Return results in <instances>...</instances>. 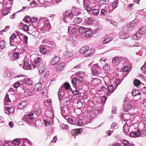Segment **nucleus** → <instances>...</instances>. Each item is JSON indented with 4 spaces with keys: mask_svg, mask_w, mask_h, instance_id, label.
Instances as JSON below:
<instances>
[{
    "mask_svg": "<svg viewBox=\"0 0 146 146\" xmlns=\"http://www.w3.org/2000/svg\"><path fill=\"white\" fill-rule=\"evenodd\" d=\"M39 21H43V23L44 24V26L41 29V30H44V31H48L51 28V25L48 20L46 18L40 17Z\"/></svg>",
    "mask_w": 146,
    "mask_h": 146,
    "instance_id": "f257e3e1",
    "label": "nucleus"
},
{
    "mask_svg": "<svg viewBox=\"0 0 146 146\" xmlns=\"http://www.w3.org/2000/svg\"><path fill=\"white\" fill-rule=\"evenodd\" d=\"M64 94V92L62 91V89H60L58 92L59 100L61 103H66L68 102L69 98L65 97Z\"/></svg>",
    "mask_w": 146,
    "mask_h": 146,
    "instance_id": "f03ea898",
    "label": "nucleus"
},
{
    "mask_svg": "<svg viewBox=\"0 0 146 146\" xmlns=\"http://www.w3.org/2000/svg\"><path fill=\"white\" fill-rule=\"evenodd\" d=\"M34 115L33 113H30L29 115H25L23 119V120L25 122L31 125L33 122V119Z\"/></svg>",
    "mask_w": 146,
    "mask_h": 146,
    "instance_id": "7ed1b4c3",
    "label": "nucleus"
},
{
    "mask_svg": "<svg viewBox=\"0 0 146 146\" xmlns=\"http://www.w3.org/2000/svg\"><path fill=\"white\" fill-rule=\"evenodd\" d=\"M133 104L131 101H127L125 102L123 107L124 111H127L128 110L133 108Z\"/></svg>",
    "mask_w": 146,
    "mask_h": 146,
    "instance_id": "20e7f679",
    "label": "nucleus"
},
{
    "mask_svg": "<svg viewBox=\"0 0 146 146\" xmlns=\"http://www.w3.org/2000/svg\"><path fill=\"white\" fill-rule=\"evenodd\" d=\"M66 17H65L64 21L65 22H70L73 18L74 17L73 14L70 11H66L65 13Z\"/></svg>",
    "mask_w": 146,
    "mask_h": 146,
    "instance_id": "39448f33",
    "label": "nucleus"
},
{
    "mask_svg": "<svg viewBox=\"0 0 146 146\" xmlns=\"http://www.w3.org/2000/svg\"><path fill=\"white\" fill-rule=\"evenodd\" d=\"M84 77V74L83 72H79L77 73L76 78L80 82L82 83L83 82Z\"/></svg>",
    "mask_w": 146,
    "mask_h": 146,
    "instance_id": "423d86ee",
    "label": "nucleus"
},
{
    "mask_svg": "<svg viewBox=\"0 0 146 146\" xmlns=\"http://www.w3.org/2000/svg\"><path fill=\"white\" fill-rule=\"evenodd\" d=\"M46 67L43 64H40L38 67V73L40 74H42L46 70Z\"/></svg>",
    "mask_w": 146,
    "mask_h": 146,
    "instance_id": "0eeeda50",
    "label": "nucleus"
},
{
    "mask_svg": "<svg viewBox=\"0 0 146 146\" xmlns=\"http://www.w3.org/2000/svg\"><path fill=\"white\" fill-rule=\"evenodd\" d=\"M122 57H115L112 58V64L113 65H116L121 61Z\"/></svg>",
    "mask_w": 146,
    "mask_h": 146,
    "instance_id": "6e6552de",
    "label": "nucleus"
},
{
    "mask_svg": "<svg viewBox=\"0 0 146 146\" xmlns=\"http://www.w3.org/2000/svg\"><path fill=\"white\" fill-rule=\"evenodd\" d=\"M62 114L65 119H67V121L68 123L72 124H73L74 123V120L72 118H70L69 116L67 115L68 114H66V115L64 114L63 111H62Z\"/></svg>",
    "mask_w": 146,
    "mask_h": 146,
    "instance_id": "1a4fd4ad",
    "label": "nucleus"
},
{
    "mask_svg": "<svg viewBox=\"0 0 146 146\" xmlns=\"http://www.w3.org/2000/svg\"><path fill=\"white\" fill-rule=\"evenodd\" d=\"M126 28H127V27H124L122 30V32L120 36L122 39H125L128 37V35L127 33V30L126 31L125 30Z\"/></svg>",
    "mask_w": 146,
    "mask_h": 146,
    "instance_id": "9d476101",
    "label": "nucleus"
},
{
    "mask_svg": "<svg viewBox=\"0 0 146 146\" xmlns=\"http://www.w3.org/2000/svg\"><path fill=\"white\" fill-rule=\"evenodd\" d=\"M27 105V103L25 101H23L21 102L18 105V109L20 110H23L26 108Z\"/></svg>",
    "mask_w": 146,
    "mask_h": 146,
    "instance_id": "9b49d317",
    "label": "nucleus"
},
{
    "mask_svg": "<svg viewBox=\"0 0 146 146\" xmlns=\"http://www.w3.org/2000/svg\"><path fill=\"white\" fill-rule=\"evenodd\" d=\"M75 27V26L74 27L73 26L68 27V31L70 32L71 31L72 34H75L78 31V29L77 28V27Z\"/></svg>",
    "mask_w": 146,
    "mask_h": 146,
    "instance_id": "f8f14e48",
    "label": "nucleus"
},
{
    "mask_svg": "<svg viewBox=\"0 0 146 146\" xmlns=\"http://www.w3.org/2000/svg\"><path fill=\"white\" fill-rule=\"evenodd\" d=\"M99 69L98 66L97 64L94 65L92 68V70L94 75L98 74V70Z\"/></svg>",
    "mask_w": 146,
    "mask_h": 146,
    "instance_id": "ddd939ff",
    "label": "nucleus"
},
{
    "mask_svg": "<svg viewBox=\"0 0 146 146\" xmlns=\"http://www.w3.org/2000/svg\"><path fill=\"white\" fill-rule=\"evenodd\" d=\"M60 59L59 57L57 56H55L53 58L50 64L51 65H54L56 63L59 62Z\"/></svg>",
    "mask_w": 146,
    "mask_h": 146,
    "instance_id": "4468645a",
    "label": "nucleus"
},
{
    "mask_svg": "<svg viewBox=\"0 0 146 146\" xmlns=\"http://www.w3.org/2000/svg\"><path fill=\"white\" fill-rule=\"evenodd\" d=\"M96 6L92 9V15L94 16H97L100 12L99 9L95 8Z\"/></svg>",
    "mask_w": 146,
    "mask_h": 146,
    "instance_id": "2eb2a0df",
    "label": "nucleus"
},
{
    "mask_svg": "<svg viewBox=\"0 0 146 146\" xmlns=\"http://www.w3.org/2000/svg\"><path fill=\"white\" fill-rule=\"evenodd\" d=\"M85 34L87 37H90L92 35L93 32L91 29L87 28Z\"/></svg>",
    "mask_w": 146,
    "mask_h": 146,
    "instance_id": "dca6fc26",
    "label": "nucleus"
},
{
    "mask_svg": "<svg viewBox=\"0 0 146 146\" xmlns=\"http://www.w3.org/2000/svg\"><path fill=\"white\" fill-rule=\"evenodd\" d=\"M94 53L93 50L92 49H89L88 48V50L84 54L85 56H90L92 55Z\"/></svg>",
    "mask_w": 146,
    "mask_h": 146,
    "instance_id": "f3484780",
    "label": "nucleus"
},
{
    "mask_svg": "<svg viewBox=\"0 0 146 146\" xmlns=\"http://www.w3.org/2000/svg\"><path fill=\"white\" fill-rule=\"evenodd\" d=\"M42 88V85L41 83L36 84L35 86V89L36 91H40Z\"/></svg>",
    "mask_w": 146,
    "mask_h": 146,
    "instance_id": "a211bd4d",
    "label": "nucleus"
},
{
    "mask_svg": "<svg viewBox=\"0 0 146 146\" xmlns=\"http://www.w3.org/2000/svg\"><path fill=\"white\" fill-rule=\"evenodd\" d=\"M19 53L18 52L14 53L13 55V56H11L10 60L12 61H14L16 60V58H19Z\"/></svg>",
    "mask_w": 146,
    "mask_h": 146,
    "instance_id": "6ab92c4d",
    "label": "nucleus"
},
{
    "mask_svg": "<svg viewBox=\"0 0 146 146\" xmlns=\"http://www.w3.org/2000/svg\"><path fill=\"white\" fill-rule=\"evenodd\" d=\"M88 48V47L87 46L82 47L79 50L80 52L82 54H83L84 55V54H85Z\"/></svg>",
    "mask_w": 146,
    "mask_h": 146,
    "instance_id": "aec40b11",
    "label": "nucleus"
},
{
    "mask_svg": "<svg viewBox=\"0 0 146 146\" xmlns=\"http://www.w3.org/2000/svg\"><path fill=\"white\" fill-rule=\"evenodd\" d=\"M65 66V64L63 63H60L57 66L56 70L57 71L62 70Z\"/></svg>",
    "mask_w": 146,
    "mask_h": 146,
    "instance_id": "412c9836",
    "label": "nucleus"
},
{
    "mask_svg": "<svg viewBox=\"0 0 146 146\" xmlns=\"http://www.w3.org/2000/svg\"><path fill=\"white\" fill-rule=\"evenodd\" d=\"M138 32L141 35H144L146 33V27H143L140 28L138 30Z\"/></svg>",
    "mask_w": 146,
    "mask_h": 146,
    "instance_id": "4be33fe9",
    "label": "nucleus"
},
{
    "mask_svg": "<svg viewBox=\"0 0 146 146\" xmlns=\"http://www.w3.org/2000/svg\"><path fill=\"white\" fill-rule=\"evenodd\" d=\"M35 113L38 115H40L41 113V111L40 108L38 106L36 107L34 110Z\"/></svg>",
    "mask_w": 146,
    "mask_h": 146,
    "instance_id": "5701e85b",
    "label": "nucleus"
},
{
    "mask_svg": "<svg viewBox=\"0 0 146 146\" xmlns=\"http://www.w3.org/2000/svg\"><path fill=\"white\" fill-rule=\"evenodd\" d=\"M123 130L124 133L126 134H129L128 133L129 131V127L127 125L125 124L123 127Z\"/></svg>",
    "mask_w": 146,
    "mask_h": 146,
    "instance_id": "b1692460",
    "label": "nucleus"
},
{
    "mask_svg": "<svg viewBox=\"0 0 146 146\" xmlns=\"http://www.w3.org/2000/svg\"><path fill=\"white\" fill-rule=\"evenodd\" d=\"M70 88V84L68 82H66L64 83L63 84V86H62L60 89H62V91L63 88L65 89L66 90L69 89Z\"/></svg>",
    "mask_w": 146,
    "mask_h": 146,
    "instance_id": "393cba45",
    "label": "nucleus"
},
{
    "mask_svg": "<svg viewBox=\"0 0 146 146\" xmlns=\"http://www.w3.org/2000/svg\"><path fill=\"white\" fill-rule=\"evenodd\" d=\"M11 96V95L10 96H9L7 94L5 96V105H8V104H6V102H7L9 103L10 102H11V99H10V96Z\"/></svg>",
    "mask_w": 146,
    "mask_h": 146,
    "instance_id": "a878e982",
    "label": "nucleus"
},
{
    "mask_svg": "<svg viewBox=\"0 0 146 146\" xmlns=\"http://www.w3.org/2000/svg\"><path fill=\"white\" fill-rule=\"evenodd\" d=\"M141 35H142L139 33V32H138L133 36V38L135 40H137L139 39L141 37Z\"/></svg>",
    "mask_w": 146,
    "mask_h": 146,
    "instance_id": "bb28decb",
    "label": "nucleus"
},
{
    "mask_svg": "<svg viewBox=\"0 0 146 146\" xmlns=\"http://www.w3.org/2000/svg\"><path fill=\"white\" fill-rule=\"evenodd\" d=\"M137 21L136 20H135L133 21L130 22L129 25H128L127 27L131 28L134 26L137 22Z\"/></svg>",
    "mask_w": 146,
    "mask_h": 146,
    "instance_id": "cd10ccee",
    "label": "nucleus"
},
{
    "mask_svg": "<svg viewBox=\"0 0 146 146\" xmlns=\"http://www.w3.org/2000/svg\"><path fill=\"white\" fill-rule=\"evenodd\" d=\"M140 94L141 93L140 92V91L137 89H135L133 90L132 92V95L134 96H135L138 95H140Z\"/></svg>",
    "mask_w": 146,
    "mask_h": 146,
    "instance_id": "c85d7f7f",
    "label": "nucleus"
},
{
    "mask_svg": "<svg viewBox=\"0 0 146 146\" xmlns=\"http://www.w3.org/2000/svg\"><path fill=\"white\" fill-rule=\"evenodd\" d=\"M47 50V49L44 46H41L39 50V51L43 54H45Z\"/></svg>",
    "mask_w": 146,
    "mask_h": 146,
    "instance_id": "c756f323",
    "label": "nucleus"
},
{
    "mask_svg": "<svg viewBox=\"0 0 146 146\" xmlns=\"http://www.w3.org/2000/svg\"><path fill=\"white\" fill-rule=\"evenodd\" d=\"M33 94V92L29 89L26 90L25 92V95L27 96H31Z\"/></svg>",
    "mask_w": 146,
    "mask_h": 146,
    "instance_id": "7c9ffc66",
    "label": "nucleus"
},
{
    "mask_svg": "<svg viewBox=\"0 0 146 146\" xmlns=\"http://www.w3.org/2000/svg\"><path fill=\"white\" fill-rule=\"evenodd\" d=\"M107 3L106 0H100L98 1V4L101 6L106 5Z\"/></svg>",
    "mask_w": 146,
    "mask_h": 146,
    "instance_id": "2f4dec72",
    "label": "nucleus"
},
{
    "mask_svg": "<svg viewBox=\"0 0 146 146\" xmlns=\"http://www.w3.org/2000/svg\"><path fill=\"white\" fill-rule=\"evenodd\" d=\"M100 48L101 49H104V52L106 53L111 50V49H108V48L106 47L105 45H100Z\"/></svg>",
    "mask_w": 146,
    "mask_h": 146,
    "instance_id": "473e14b6",
    "label": "nucleus"
},
{
    "mask_svg": "<svg viewBox=\"0 0 146 146\" xmlns=\"http://www.w3.org/2000/svg\"><path fill=\"white\" fill-rule=\"evenodd\" d=\"M87 28L84 27H83L81 26L80 28L78 29V31L81 34H83L85 33L86 29Z\"/></svg>",
    "mask_w": 146,
    "mask_h": 146,
    "instance_id": "72a5a7b5",
    "label": "nucleus"
},
{
    "mask_svg": "<svg viewBox=\"0 0 146 146\" xmlns=\"http://www.w3.org/2000/svg\"><path fill=\"white\" fill-rule=\"evenodd\" d=\"M83 5L84 6V8L85 9L86 11L88 12H90L92 10V9H93V8H94V7L92 8L90 7L88 5H86L84 3Z\"/></svg>",
    "mask_w": 146,
    "mask_h": 146,
    "instance_id": "f704fd0d",
    "label": "nucleus"
},
{
    "mask_svg": "<svg viewBox=\"0 0 146 146\" xmlns=\"http://www.w3.org/2000/svg\"><path fill=\"white\" fill-rule=\"evenodd\" d=\"M72 8L74 10V11L75 12V15H78L80 13V10L78 8L75 7H73Z\"/></svg>",
    "mask_w": 146,
    "mask_h": 146,
    "instance_id": "c9c22d12",
    "label": "nucleus"
},
{
    "mask_svg": "<svg viewBox=\"0 0 146 146\" xmlns=\"http://www.w3.org/2000/svg\"><path fill=\"white\" fill-rule=\"evenodd\" d=\"M82 20L81 18L76 17L74 20V22L76 24L80 23L82 21Z\"/></svg>",
    "mask_w": 146,
    "mask_h": 146,
    "instance_id": "e433bc0d",
    "label": "nucleus"
},
{
    "mask_svg": "<svg viewBox=\"0 0 146 146\" xmlns=\"http://www.w3.org/2000/svg\"><path fill=\"white\" fill-rule=\"evenodd\" d=\"M72 55V54L70 51H66L64 53V56L66 57H69L71 56Z\"/></svg>",
    "mask_w": 146,
    "mask_h": 146,
    "instance_id": "4c0bfd02",
    "label": "nucleus"
},
{
    "mask_svg": "<svg viewBox=\"0 0 146 146\" xmlns=\"http://www.w3.org/2000/svg\"><path fill=\"white\" fill-rule=\"evenodd\" d=\"M92 19L90 17L88 18L85 21V23L87 25H90L92 23Z\"/></svg>",
    "mask_w": 146,
    "mask_h": 146,
    "instance_id": "58836bf2",
    "label": "nucleus"
},
{
    "mask_svg": "<svg viewBox=\"0 0 146 146\" xmlns=\"http://www.w3.org/2000/svg\"><path fill=\"white\" fill-rule=\"evenodd\" d=\"M26 141L24 143V145L21 146H29V145L31 144V142L27 139H25Z\"/></svg>",
    "mask_w": 146,
    "mask_h": 146,
    "instance_id": "ea45409f",
    "label": "nucleus"
},
{
    "mask_svg": "<svg viewBox=\"0 0 146 146\" xmlns=\"http://www.w3.org/2000/svg\"><path fill=\"white\" fill-rule=\"evenodd\" d=\"M29 63L27 62H25L23 66V68L25 69L26 70H28L29 69Z\"/></svg>",
    "mask_w": 146,
    "mask_h": 146,
    "instance_id": "a19ab883",
    "label": "nucleus"
},
{
    "mask_svg": "<svg viewBox=\"0 0 146 146\" xmlns=\"http://www.w3.org/2000/svg\"><path fill=\"white\" fill-rule=\"evenodd\" d=\"M114 90L113 86L112 85H110L108 87V90L109 92L112 93Z\"/></svg>",
    "mask_w": 146,
    "mask_h": 146,
    "instance_id": "79ce46f5",
    "label": "nucleus"
},
{
    "mask_svg": "<svg viewBox=\"0 0 146 146\" xmlns=\"http://www.w3.org/2000/svg\"><path fill=\"white\" fill-rule=\"evenodd\" d=\"M6 45V43L4 40L0 41V47L2 49H3Z\"/></svg>",
    "mask_w": 146,
    "mask_h": 146,
    "instance_id": "37998d69",
    "label": "nucleus"
},
{
    "mask_svg": "<svg viewBox=\"0 0 146 146\" xmlns=\"http://www.w3.org/2000/svg\"><path fill=\"white\" fill-rule=\"evenodd\" d=\"M17 36V35L14 34H13L12 36L10 38V44L11 45H12L11 44V43L13 41V40L14 38H15Z\"/></svg>",
    "mask_w": 146,
    "mask_h": 146,
    "instance_id": "c03bdc74",
    "label": "nucleus"
},
{
    "mask_svg": "<svg viewBox=\"0 0 146 146\" xmlns=\"http://www.w3.org/2000/svg\"><path fill=\"white\" fill-rule=\"evenodd\" d=\"M24 20L26 22H30L31 21V18L29 16H27L25 18H24Z\"/></svg>",
    "mask_w": 146,
    "mask_h": 146,
    "instance_id": "a18cd8bd",
    "label": "nucleus"
},
{
    "mask_svg": "<svg viewBox=\"0 0 146 146\" xmlns=\"http://www.w3.org/2000/svg\"><path fill=\"white\" fill-rule=\"evenodd\" d=\"M140 81L138 80H135L134 82V84L135 86H138L140 85Z\"/></svg>",
    "mask_w": 146,
    "mask_h": 146,
    "instance_id": "49530a36",
    "label": "nucleus"
},
{
    "mask_svg": "<svg viewBox=\"0 0 146 146\" xmlns=\"http://www.w3.org/2000/svg\"><path fill=\"white\" fill-rule=\"evenodd\" d=\"M72 92L73 94L74 95H77L80 93L79 90L78 89L76 88L75 90H73Z\"/></svg>",
    "mask_w": 146,
    "mask_h": 146,
    "instance_id": "de8ad7c7",
    "label": "nucleus"
},
{
    "mask_svg": "<svg viewBox=\"0 0 146 146\" xmlns=\"http://www.w3.org/2000/svg\"><path fill=\"white\" fill-rule=\"evenodd\" d=\"M75 130H76V135H78L79 134L81 133L82 131V130L81 128L80 129H75Z\"/></svg>",
    "mask_w": 146,
    "mask_h": 146,
    "instance_id": "09e8293b",
    "label": "nucleus"
},
{
    "mask_svg": "<svg viewBox=\"0 0 146 146\" xmlns=\"http://www.w3.org/2000/svg\"><path fill=\"white\" fill-rule=\"evenodd\" d=\"M29 28V26L27 25H23L22 27V29L24 31H28Z\"/></svg>",
    "mask_w": 146,
    "mask_h": 146,
    "instance_id": "8fccbe9b",
    "label": "nucleus"
},
{
    "mask_svg": "<svg viewBox=\"0 0 146 146\" xmlns=\"http://www.w3.org/2000/svg\"><path fill=\"white\" fill-rule=\"evenodd\" d=\"M77 125L79 126H81L82 125L83 123V122L82 119H78V121H77Z\"/></svg>",
    "mask_w": 146,
    "mask_h": 146,
    "instance_id": "3c124183",
    "label": "nucleus"
},
{
    "mask_svg": "<svg viewBox=\"0 0 146 146\" xmlns=\"http://www.w3.org/2000/svg\"><path fill=\"white\" fill-rule=\"evenodd\" d=\"M37 5V3L36 1L34 0H33L31 3L30 5L32 7H36Z\"/></svg>",
    "mask_w": 146,
    "mask_h": 146,
    "instance_id": "603ef678",
    "label": "nucleus"
},
{
    "mask_svg": "<svg viewBox=\"0 0 146 146\" xmlns=\"http://www.w3.org/2000/svg\"><path fill=\"white\" fill-rule=\"evenodd\" d=\"M21 84V83L19 82H17L15 83L14 85H13V87L15 88H17L20 87Z\"/></svg>",
    "mask_w": 146,
    "mask_h": 146,
    "instance_id": "864d4df0",
    "label": "nucleus"
},
{
    "mask_svg": "<svg viewBox=\"0 0 146 146\" xmlns=\"http://www.w3.org/2000/svg\"><path fill=\"white\" fill-rule=\"evenodd\" d=\"M40 61V58L39 57H36L34 60V62L37 64L39 63Z\"/></svg>",
    "mask_w": 146,
    "mask_h": 146,
    "instance_id": "5fc2aeb1",
    "label": "nucleus"
},
{
    "mask_svg": "<svg viewBox=\"0 0 146 146\" xmlns=\"http://www.w3.org/2000/svg\"><path fill=\"white\" fill-rule=\"evenodd\" d=\"M123 143L125 146H128L129 145V141L126 140L124 139L123 141Z\"/></svg>",
    "mask_w": 146,
    "mask_h": 146,
    "instance_id": "6e6d98bb",
    "label": "nucleus"
},
{
    "mask_svg": "<svg viewBox=\"0 0 146 146\" xmlns=\"http://www.w3.org/2000/svg\"><path fill=\"white\" fill-rule=\"evenodd\" d=\"M121 61H124V63H125L126 64H128L129 62V61L128 60L122 57Z\"/></svg>",
    "mask_w": 146,
    "mask_h": 146,
    "instance_id": "4d7b16f0",
    "label": "nucleus"
},
{
    "mask_svg": "<svg viewBox=\"0 0 146 146\" xmlns=\"http://www.w3.org/2000/svg\"><path fill=\"white\" fill-rule=\"evenodd\" d=\"M46 114L48 117H50L51 119V117L52 116V113L50 111H47L46 112Z\"/></svg>",
    "mask_w": 146,
    "mask_h": 146,
    "instance_id": "13d9d810",
    "label": "nucleus"
},
{
    "mask_svg": "<svg viewBox=\"0 0 146 146\" xmlns=\"http://www.w3.org/2000/svg\"><path fill=\"white\" fill-rule=\"evenodd\" d=\"M7 109H8V110H9V111L10 113H13L15 110V108L13 107H9V108Z\"/></svg>",
    "mask_w": 146,
    "mask_h": 146,
    "instance_id": "bf43d9fd",
    "label": "nucleus"
},
{
    "mask_svg": "<svg viewBox=\"0 0 146 146\" xmlns=\"http://www.w3.org/2000/svg\"><path fill=\"white\" fill-rule=\"evenodd\" d=\"M107 99L106 97V96H103L100 98V100L102 103L105 102Z\"/></svg>",
    "mask_w": 146,
    "mask_h": 146,
    "instance_id": "052dcab7",
    "label": "nucleus"
},
{
    "mask_svg": "<svg viewBox=\"0 0 146 146\" xmlns=\"http://www.w3.org/2000/svg\"><path fill=\"white\" fill-rule=\"evenodd\" d=\"M19 142V140L17 139H15L13 141V143L15 145H18Z\"/></svg>",
    "mask_w": 146,
    "mask_h": 146,
    "instance_id": "680f3d73",
    "label": "nucleus"
},
{
    "mask_svg": "<svg viewBox=\"0 0 146 146\" xmlns=\"http://www.w3.org/2000/svg\"><path fill=\"white\" fill-rule=\"evenodd\" d=\"M9 13V11L7 9H5L4 10L3 12V14L4 15H6L8 14Z\"/></svg>",
    "mask_w": 146,
    "mask_h": 146,
    "instance_id": "e2e57ef3",
    "label": "nucleus"
},
{
    "mask_svg": "<svg viewBox=\"0 0 146 146\" xmlns=\"http://www.w3.org/2000/svg\"><path fill=\"white\" fill-rule=\"evenodd\" d=\"M77 80L76 78H73L72 80V83L74 86H75L74 85L76 84V82Z\"/></svg>",
    "mask_w": 146,
    "mask_h": 146,
    "instance_id": "0e129e2a",
    "label": "nucleus"
},
{
    "mask_svg": "<svg viewBox=\"0 0 146 146\" xmlns=\"http://www.w3.org/2000/svg\"><path fill=\"white\" fill-rule=\"evenodd\" d=\"M130 136L131 137H136L135 132H131L129 133Z\"/></svg>",
    "mask_w": 146,
    "mask_h": 146,
    "instance_id": "69168bd1",
    "label": "nucleus"
},
{
    "mask_svg": "<svg viewBox=\"0 0 146 146\" xmlns=\"http://www.w3.org/2000/svg\"><path fill=\"white\" fill-rule=\"evenodd\" d=\"M117 2L116 1H114L112 3V6L113 8L115 9L117 7Z\"/></svg>",
    "mask_w": 146,
    "mask_h": 146,
    "instance_id": "338daca9",
    "label": "nucleus"
},
{
    "mask_svg": "<svg viewBox=\"0 0 146 146\" xmlns=\"http://www.w3.org/2000/svg\"><path fill=\"white\" fill-rule=\"evenodd\" d=\"M46 125H47L50 124L51 123L50 121L47 120V119H45L44 120Z\"/></svg>",
    "mask_w": 146,
    "mask_h": 146,
    "instance_id": "774afa93",
    "label": "nucleus"
}]
</instances>
